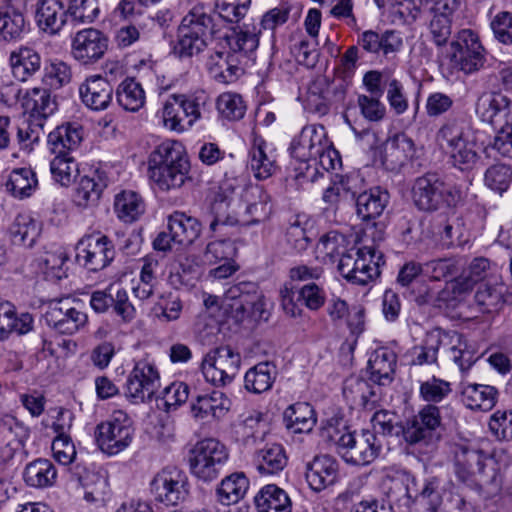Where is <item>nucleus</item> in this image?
<instances>
[{"label":"nucleus","mask_w":512,"mask_h":512,"mask_svg":"<svg viewBox=\"0 0 512 512\" xmlns=\"http://www.w3.org/2000/svg\"><path fill=\"white\" fill-rule=\"evenodd\" d=\"M210 230L223 233L226 226H252L266 222L272 214L270 195L261 186L248 187L241 199L221 198L212 204Z\"/></svg>","instance_id":"nucleus-1"},{"label":"nucleus","mask_w":512,"mask_h":512,"mask_svg":"<svg viewBox=\"0 0 512 512\" xmlns=\"http://www.w3.org/2000/svg\"><path fill=\"white\" fill-rule=\"evenodd\" d=\"M190 162L185 146L178 140H166L148 157L150 180L163 191L180 188L188 179Z\"/></svg>","instance_id":"nucleus-2"},{"label":"nucleus","mask_w":512,"mask_h":512,"mask_svg":"<svg viewBox=\"0 0 512 512\" xmlns=\"http://www.w3.org/2000/svg\"><path fill=\"white\" fill-rule=\"evenodd\" d=\"M291 152L301 162H312L315 169L319 166L328 172L341 165L339 153L322 125L305 126L298 138L292 142Z\"/></svg>","instance_id":"nucleus-3"},{"label":"nucleus","mask_w":512,"mask_h":512,"mask_svg":"<svg viewBox=\"0 0 512 512\" xmlns=\"http://www.w3.org/2000/svg\"><path fill=\"white\" fill-rule=\"evenodd\" d=\"M218 32L208 9L203 4H196L183 17L178 27L175 53L180 57L197 55Z\"/></svg>","instance_id":"nucleus-4"},{"label":"nucleus","mask_w":512,"mask_h":512,"mask_svg":"<svg viewBox=\"0 0 512 512\" xmlns=\"http://www.w3.org/2000/svg\"><path fill=\"white\" fill-rule=\"evenodd\" d=\"M324 435L337 446L342 459L352 465L364 466L372 463L382 447L380 440L370 430L357 433L346 427L339 429L330 425L324 429Z\"/></svg>","instance_id":"nucleus-5"},{"label":"nucleus","mask_w":512,"mask_h":512,"mask_svg":"<svg viewBox=\"0 0 512 512\" xmlns=\"http://www.w3.org/2000/svg\"><path fill=\"white\" fill-rule=\"evenodd\" d=\"M437 140L448 151L454 166L460 170L471 169L478 161L475 132L459 121L445 123L437 133Z\"/></svg>","instance_id":"nucleus-6"},{"label":"nucleus","mask_w":512,"mask_h":512,"mask_svg":"<svg viewBox=\"0 0 512 512\" xmlns=\"http://www.w3.org/2000/svg\"><path fill=\"white\" fill-rule=\"evenodd\" d=\"M228 458L225 445L214 438H206L196 442L189 450V471L199 481L211 482L218 478Z\"/></svg>","instance_id":"nucleus-7"},{"label":"nucleus","mask_w":512,"mask_h":512,"mask_svg":"<svg viewBox=\"0 0 512 512\" xmlns=\"http://www.w3.org/2000/svg\"><path fill=\"white\" fill-rule=\"evenodd\" d=\"M133 421L123 410H115L95 429L98 448L108 456H115L129 448L134 439Z\"/></svg>","instance_id":"nucleus-8"},{"label":"nucleus","mask_w":512,"mask_h":512,"mask_svg":"<svg viewBox=\"0 0 512 512\" xmlns=\"http://www.w3.org/2000/svg\"><path fill=\"white\" fill-rule=\"evenodd\" d=\"M383 256L374 246L351 249L339 259L338 271L347 281L368 285L380 275Z\"/></svg>","instance_id":"nucleus-9"},{"label":"nucleus","mask_w":512,"mask_h":512,"mask_svg":"<svg viewBox=\"0 0 512 512\" xmlns=\"http://www.w3.org/2000/svg\"><path fill=\"white\" fill-rule=\"evenodd\" d=\"M240 364V354L223 346L209 351L203 357L200 370L207 382L214 386H225L234 380Z\"/></svg>","instance_id":"nucleus-10"},{"label":"nucleus","mask_w":512,"mask_h":512,"mask_svg":"<svg viewBox=\"0 0 512 512\" xmlns=\"http://www.w3.org/2000/svg\"><path fill=\"white\" fill-rule=\"evenodd\" d=\"M483 56L484 48L478 34L470 29L459 31L449 51L453 66L465 73H471L482 66Z\"/></svg>","instance_id":"nucleus-11"},{"label":"nucleus","mask_w":512,"mask_h":512,"mask_svg":"<svg viewBox=\"0 0 512 512\" xmlns=\"http://www.w3.org/2000/svg\"><path fill=\"white\" fill-rule=\"evenodd\" d=\"M151 491L159 502L177 505L188 497V477L177 467H166L154 476Z\"/></svg>","instance_id":"nucleus-12"},{"label":"nucleus","mask_w":512,"mask_h":512,"mask_svg":"<svg viewBox=\"0 0 512 512\" xmlns=\"http://www.w3.org/2000/svg\"><path fill=\"white\" fill-rule=\"evenodd\" d=\"M160 387V376L155 365L141 359L135 362L126 382V394L135 403L150 400Z\"/></svg>","instance_id":"nucleus-13"},{"label":"nucleus","mask_w":512,"mask_h":512,"mask_svg":"<svg viewBox=\"0 0 512 512\" xmlns=\"http://www.w3.org/2000/svg\"><path fill=\"white\" fill-rule=\"evenodd\" d=\"M108 37L95 28H84L71 40V55L82 65H92L102 59L108 50Z\"/></svg>","instance_id":"nucleus-14"},{"label":"nucleus","mask_w":512,"mask_h":512,"mask_svg":"<svg viewBox=\"0 0 512 512\" xmlns=\"http://www.w3.org/2000/svg\"><path fill=\"white\" fill-rule=\"evenodd\" d=\"M113 258L111 242L99 233L84 236L76 246V260L91 271L105 268Z\"/></svg>","instance_id":"nucleus-15"},{"label":"nucleus","mask_w":512,"mask_h":512,"mask_svg":"<svg viewBox=\"0 0 512 512\" xmlns=\"http://www.w3.org/2000/svg\"><path fill=\"white\" fill-rule=\"evenodd\" d=\"M45 320L56 332L73 335L86 326L88 316L73 306L69 299H65L50 303Z\"/></svg>","instance_id":"nucleus-16"},{"label":"nucleus","mask_w":512,"mask_h":512,"mask_svg":"<svg viewBox=\"0 0 512 512\" xmlns=\"http://www.w3.org/2000/svg\"><path fill=\"white\" fill-rule=\"evenodd\" d=\"M231 405V400L223 392L214 390L191 399L190 415L198 423L211 424L224 418Z\"/></svg>","instance_id":"nucleus-17"},{"label":"nucleus","mask_w":512,"mask_h":512,"mask_svg":"<svg viewBox=\"0 0 512 512\" xmlns=\"http://www.w3.org/2000/svg\"><path fill=\"white\" fill-rule=\"evenodd\" d=\"M475 113L480 121L494 127L512 123V101L500 92L487 91L478 97Z\"/></svg>","instance_id":"nucleus-18"},{"label":"nucleus","mask_w":512,"mask_h":512,"mask_svg":"<svg viewBox=\"0 0 512 512\" xmlns=\"http://www.w3.org/2000/svg\"><path fill=\"white\" fill-rule=\"evenodd\" d=\"M416 155L414 141L405 133H395L384 143L380 159L384 168L391 172H399L410 163Z\"/></svg>","instance_id":"nucleus-19"},{"label":"nucleus","mask_w":512,"mask_h":512,"mask_svg":"<svg viewBox=\"0 0 512 512\" xmlns=\"http://www.w3.org/2000/svg\"><path fill=\"white\" fill-rule=\"evenodd\" d=\"M446 188L436 174H426L415 180L412 194L415 205L424 211H434L446 202Z\"/></svg>","instance_id":"nucleus-20"},{"label":"nucleus","mask_w":512,"mask_h":512,"mask_svg":"<svg viewBox=\"0 0 512 512\" xmlns=\"http://www.w3.org/2000/svg\"><path fill=\"white\" fill-rule=\"evenodd\" d=\"M30 436V430L14 416L0 418V462L10 461Z\"/></svg>","instance_id":"nucleus-21"},{"label":"nucleus","mask_w":512,"mask_h":512,"mask_svg":"<svg viewBox=\"0 0 512 512\" xmlns=\"http://www.w3.org/2000/svg\"><path fill=\"white\" fill-rule=\"evenodd\" d=\"M67 8L61 0H37L35 20L40 30L57 35L67 24Z\"/></svg>","instance_id":"nucleus-22"},{"label":"nucleus","mask_w":512,"mask_h":512,"mask_svg":"<svg viewBox=\"0 0 512 512\" xmlns=\"http://www.w3.org/2000/svg\"><path fill=\"white\" fill-rule=\"evenodd\" d=\"M108 183L109 178L104 168H97L82 176L75 189V204L81 208L95 206Z\"/></svg>","instance_id":"nucleus-23"},{"label":"nucleus","mask_w":512,"mask_h":512,"mask_svg":"<svg viewBox=\"0 0 512 512\" xmlns=\"http://www.w3.org/2000/svg\"><path fill=\"white\" fill-rule=\"evenodd\" d=\"M358 44L368 53L390 57L403 48V38L400 32L395 30H386L378 33L373 30L364 31Z\"/></svg>","instance_id":"nucleus-24"},{"label":"nucleus","mask_w":512,"mask_h":512,"mask_svg":"<svg viewBox=\"0 0 512 512\" xmlns=\"http://www.w3.org/2000/svg\"><path fill=\"white\" fill-rule=\"evenodd\" d=\"M338 470L335 458L328 455L316 456L307 465V483L312 490L322 491L336 482Z\"/></svg>","instance_id":"nucleus-25"},{"label":"nucleus","mask_w":512,"mask_h":512,"mask_svg":"<svg viewBox=\"0 0 512 512\" xmlns=\"http://www.w3.org/2000/svg\"><path fill=\"white\" fill-rule=\"evenodd\" d=\"M82 102L92 110H104L112 101L113 87L102 76L88 77L79 87Z\"/></svg>","instance_id":"nucleus-26"},{"label":"nucleus","mask_w":512,"mask_h":512,"mask_svg":"<svg viewBox=\"0 0 512 512\" xmlns=\"http://www.w3.org/2000/svg\"><path fill=\"white\" fill-rule=\"evenodd\" d=\"M442 336V347L447 348L450 359L461 371L469 370L478 359L475 346L457 332L442 330Z\"/></svg>","instance_id":"nucleus-27"},{"label":"nucleus","mask_w":512,"mask_h":512,"mask_svg":"<svg viewBox=\"0 0 512 512\" xmlns=\"http://www.w3.org/2000/svg\"><path fill=\"white\" fill-rule=\"evenodd\" d=\"M250 167L259 180L271 177L277 170V155L271 144L255 136L250 148Z\"/></svg>","instance_id":"nucleus-28"},{"label":"nucleus","mask_w":512,"mask_h":512,"mask_svg":"<svg viewBox=\"0 0 512 512\" xmlns=\"http://www.w3.org/2000/svg\"><path fill=\"white\" fill-rule=\"evenodd\" d=\"M83 498L87 503L102 505L107 500L110 488L105 471L94 466L85 467L79 476Z\"/></svg>","instance_id":"nucleus-29"},{"label":"nucleus","mask_w":512,"mask_h":512,"mask_svg":"<svg viewBox=\"0 0 512 512\" xmlns=\"http://www.w3.org/2000/svg\"><path fill=\"white\" fill-rule=\"evenodd\" d=\"M113 211L120 222L132 224L145 214L146 203L138 192L125 189L115 194Z\"/></svg>","instance_id":"nucleus-30"},{"label":"nucleus","mask_w":512,"mask_h":512,"mask_svg":"<svg viewBox=\"0 0 512 512\" xmlns=\"http://www.w3.org/2000/svg\"><path fill=\"white\" fill-rule=\"evenodd\" d=\"M492 462L478 450L460 447L455 454V473L460 481L466 482L477 475H484L485 467Z\"/></svg>","instance_id":"nucleus-31"},{"label":"nucleus","mask_w":512,"mask_h":512,"mask_svg":"<svg viewBox=\"0 0 512 512\" xmlns=\"http://www.w3.org/2000/svg\"><path fill=\"white\" fill-rule=\"evenodd\" d=\"M441 424L440 410L437 406L427 404L414 416L405 431V438L410 443H417L427 438Z\"/></svg>","instance_id":"nucleus-32"},{"label":"nucleus","mask_w":512,"mask_h":512,"mask_svg":"<svg viewBox=\"0 0 512 512\" xmlns=\"http://www.w3.org/2000/svg\"><path fill=\"white\" fill-rule=\"evenodd\" d=\"M9 65L14 78L26 82L40 70L41 56L34 48L22 45L10 52Z\"/></svg>","instance_id":"nucleus-33"},{"label":"nucleus","mask_w":512,"mask_h":512,"mask_svg":"<svg viewBox=\"0 0 512 512\" xmlns=\"http://www.w3.org/2000/svg\"><path fill=\"white\" fill-rule=\"evenodd\" d=\"M388 496L395 502L409 505L418 495L415 478L408 472L396 470L387 474L384 481Z\"/></svg>","instance_id":"nucleus-34"},{"label":"nucleus","mask_w":512,"mask_h":512,"mask_svg":"<svg viewBox=\"0 0 512 512\" xmlns=\"http://www.w3.org/2000/svg\"><path fill=\"white\" fill-rule=\"evenodd\" d=\"M495 387L485 384L462 383L461 401L470 410L489 411L497 402Z\"/></svg>","instance_id":"nucleus-35"},{"label":"nucleus","mask_w":512,"mask_h":512,"mask_svg":"<svg viewBox=\"0 0 512 512\" xmlns=\"http://www.w3.org/2000/svg\"><path fill=\"white\" fill-rule=\"evenodd\" d=\"M81 141L82 131L79 126L73 124L58 126L47 137L48 149L54 155L69 154Z\"/></svg>","instance_id":"nucleus-36"},{"label":"nucleus","mask_w":512,"mask_h":512,"mask_svg":"<svg viewBox=\"0 0 512 512\" xmlns=\"http://www.w3.org/2000/svg\"><path fill=\"white\" fill-rule=\"evenodd\" d=\"M258 512H291L292 502L288 493L275 484L263 486L254 498Z\"/></svg>","instance_id":"nucleus-37"},{"label":"nucleus","mask_w":512,"mask_h":512,"mask_svg":"<svg viewBox=\"0 0 512 512\" xmlns=\"http://www.w3.org/2000/svg\"><path fill=\"white\" fill-rule=\"evenodd\" d=\"M33 327V317L29 313L16 314L15 307L8 301H0V340L12 332L26 334Z\"/></svg>","instance_id":"nucleus-38"},{"label":"nucleus","mask_w":512,"mask_h":512,"mask_svg":"<svg viewBox=\"0 0 512 512\" xmlns=\"http://www.w3.org/2000/svg\"><path fill=\"white\" fill-rule=\"evenodd\" d=\"M22 106L36 121L35 125L43 128L44 120L55 110V103L46 89L33 88L26 92Z\"/></svg>","instance_id":"nucleus-39"},{"label":"nucleus","mask_w":512,"mask_h":512,"mask_svg":"<svg viewBox=\"0 0 512 512\" xmlns=\"http://www.w3.org/2000/svg\"><path fill=\"white\" fill-rule=\"evenodd\" d=\"M167 230L181 246L192 244L201 233L200 222L182 212H175L168 217Z\"/></svg>","instance_id":"nucleus-40"},{"label":"nucleus","mask_w":512,"mask_h":512,"mask_svg":"<svg viewBox=\"0 0 512 512\" xmlns=\"http://www.w3.org/2000/svg\"><path fill=\"white\" fill-rule=\"evenodd\" d=\"M396 366L395 353L380 347L373 351L368 360V370L372 381L384 385L391 381Z\"/></svg>","instance_id":"nucleus-41"},{"label":"nucleus","mask_w":512,"mask_h":512,"mask_svg":"<svg viewBox=\"0 0 512 512\" xmlns=\"http://www.w3.org/2000/svg\"><path fill=\"white\" fill-rule=\"evenodd\" d=\"M442 330L433 329L426 333L423 341L408 351L409 363L412 365H430L437 362L439 349L442 347Z\"/></svg>","instance_id":"nucleus-42"},{"label":"nucleus","mask_w":512,"mask_h":512,"mask_svg":"<svg viewBox=\"0 0 512 512\" xmlns=\"http://www.w3.org/2000/svg\"><path fill=\"white\" fill-rule=\"evenodd\" d=\"M241 59L231 52H216L211 56L210 71L222 83H232L243 73Z\"/></svg>","instance_id":"nucleus-43"},{"label":"nucleus","mask_w":512,"mask_h":512,"mask_svg":"<svg viewBox=\"0 0 512 512\" xmlns=\"http://www.w3.org/2000/svg\"><path fill=\"white\" fill-rule=\"evenodd\" d=\"M41 232V225L29 212L19 213L9 228V235L14 244L32 246Z\"/></svg>","instance_id":"nucleus-44"},{"label":"nucleus","mask_w":512,"mask_h":512,"mask_svg":"<svg viewBox=\"0 0 512 512\" xmlns=\"http://www.w3.org/2000/svg\"><path fill=\"white\" fill-rule=\"evenodd\" d=\"M388 201V193L380 188L364 191L356 199L357 214L363 220L375 219L383 213Z\"/></svg>","instance_id":"nucleus-45"},{"label":"nucleus","mask_w":512,"mask_h":512,"mask_svg":"<svg viewBox=\"0 0 512 512\" xmlns=\"http://www.w3.org/2000/svg\"><path fill=\"white\" fill-rule=\"evenodd\" d=\"M118 104L126 111L138 112L146 103V93L134 78H125L116 90Z\"/></svg>","instance_id":"nucleus-46"},{"label":"nucleus","mask_w":512,"mask_h":512,"mask_svg":"<svg viewBox=\"0 0 512 512\" xmlns=\"http://www.w3.org/2000/svg\"><path fill=\"white\" fill-rule=\"evenodd\" d=\"M347 250V240L342 234L331 231L322 236L316 245V258L323 263L333 264L345 255Z\"/></svg>","instance_id":"nucleus-47"},{"label":"nucleus","mask_w":512,"mask_h":512,"mask_svg":"<svg viewBox=\"0 0 512 512\" xmlns=\"http://www.w3.org/2000/svg\"><path fill=\"white\" fill-rule=\"evenodd\" d=\"M57 470L48 459H37L29 463L24 470V481L30 487L46 488L54 485Z\"/></svg>","instance_id":"nucleus-48"},{"label":"nucleus","mask_w":512,"mask_h":512,"mask_svg":"<svg viewBox=\"0 0 512 512\" xmlns=\"http://www.w3.org/2000/svg\"><path fill=\"white\" fill-rule=\"evenodd\" d=\"M249 481L243 473H233L220 482L216 489L217 500L223 505L239 502L246 494Z\"/></svg>","instance_id":"nucleus-49"},{"label":"nucleus","mask_w":512,"mask_h":512,"mask_svg":"<svg viewBox=\"0 0 512 512\" xmlns=\"http://www.w3.org/2000/svg\"><path fill=\"white\" fill-rule=\"evenodd\" d=\"M276 367L269 362L258 363L250 368L244 377L246 390L260 394L268 391L276 378Z\"/></svg>","instance_id":"nucleus-50"},{"label":"nucleus","mask_w":512,"mask_h":512,"mask_svg":"<svg viewBox=\"0 0 512 512\" xmlns=\"http://www.w3.org/2000/svg\"><path fill=\"white\" fill-rule=\"evenodd\" d=\"M6 187L15 198H28L38 188L36 173L31 168H16L11 171Z\"/></svg>","instance_id":"nucleus-51"},{"label":"nucleus","mask_w":512,"mask_h":512,"mask_svg":"<svg viewBox=\"0 0 512 512\" xmlns=\"http://www.w3.org/2000/svg\"><path fill=\"white\" fill-rule=\"evenodd\" d=\"M287 464V457L283 447L272 444L259 450L255 455V465L262 475H273L283 470Z\"/></svg>","instance_id":"nucleus-52"},{"label":"nucleus","mask_w":512,"mask_h":512,"mask_svg":"<svg viewBox=\"0 0 512 512\" xmlns=\"http://www.w3.org/2000/svg\"><path fill=\"white\" fill-rule=\"evenodd\" d=\"M284 419L294 433L309 432L316 423L312 406L305 402L290 405L284 412Z\"/></svg>","instance_id":"nucleus-53"},{"label":"nucleus","mask_w":512,"mask_h":512,"mask_svg":"<svg viewBox=\"0 0 512 512\" xmlns=\"http://www.w3.org/2000/svg\"><path fill=\"white\" fill-rule=\"evenodd\" d=\"M491 268L492 266L488 259L483 257L475 258L467 269L453 281V290L459 294L471 290L478 281L486 278Z\"/></svg>","instance_id":"nucleus-54"},{"label":"nucleus","mask_w":512,"mask_h":512,"mask_svg":"<svg viewBox=\"0 0 512 512\" xmlns=\"http://www.w3.org/2000/svg\"><path fill=\"white\" fill-rule=\"evenodd\" d=\"M251 303L249 291H243L240 287L230 288L221 301V308L228 317L240 323L248 318V305Z\"/></svg>","instance_id":"nucleus-55"},{"label":"nucleus","mask_w":512,"mask_h":512,"mask_svg":"<svg viewBox=\"0 0 512 512\" xmlns=\"http://www.w3.org/2000/svg\"><path fill=\"white\" fill-rule=\"evenodd\" d=\"M182 109L174 94L170 95L157 112L161 125L168 131L182 134L189 131V125L181 115Z\"/></svg>","instance_id":"nucleus-56"},{"label":"nucleus","mask_w":512,"mask_h":512,"mask_svg":"<svg viewBox=\"0 0 512 512\" xmlns=\"http://www.w3.org/2000/svg\"><path fill=\"white\" fill-rule=\"evenodd\" d=\"M28 31L24 14L14 8L0 12V37L4 40L20 39Z\"/></svg>","instance_id":"nucleus-57"},{"label":"nucleus","mask_w":512,"mask_h":512,"mask_svg":"<svg viewBox=\"0 0 512 512\" xmlns=\"http://www.w3.org/2000/svg\"><path fill=\"white\" fill-rule=\"evenodd\" d=\"M174 95L191 130L195 123L202 118V109L207 104L208 96L203 91Z\"/></svg>","instance_id":"nucleus-58"},{"label":"nucleus","mask_w":512,"mask_h":512,"mask_svg":"<svg viewBox=\"0 0 512 512\" xmlns=\"http://www.w3.org/2000/svg\"><path fill=\"white\" fill-rule=\"evenodd\" d=\"M67 16L76 24H91L100 14L97 0H68Z\"/></svg>","instance_id":"nucleus-59"},{"label":"nucleus","mask_w":512,"mask_h":512,"mask_svg":"<svg viewBox=\"0 0 512 512\" xmlns=\"http://www.w3.org/2000/svg\"><path fill=\"white\" fill-rule=\"evenodd\" d=\"M50 171L53 179L62 186H69L79 174L78 163L66 155H55L50 162Z\"/></svg>","instance_id":"nucleus-60"},{"label":"nucleus","mask_w":512,"mask_h":512,"mask_svg":"<svg viewBox=\"0 0 512 512\" xmlns=\"http://www.w3.org/2000/svg\"><path fill=\"white\" fill-rule=\"evenodd\" d=\"M452 392L451 383L435 376L420 382L419 396L428 403H439Z\"/></svg>","instance_id":"nucleus-61"},{"label":"nucleus","mask_w":512,"mask_h":512,"mask_svg":"<svg viewBox=\"0 0 512 512\" xmlns=\"http://www.w3.org/2000/svg\"><path fill=\"white\" fill-rule=\"evenodd\" d=\"M71 80V69L63 61L51 60L43 70V83L51 89H59Z\"/></svg>","instance_id":"nucleus-62"},{"label":"nucleus","mask_w":512,"mask_h":512,"mask_svg":"<svg viewBox=\"0 0 512 512\" xmlns=\"http://www.w3.org/2000/svg\"><path fill=\"white\" fill-rule=\"evenodd\" d=\"M219 114L228 120L241 119L246 112V105L242 97L233 92H224L216 100Z\"/></svg>","instance_id":"nucleus-63"},{"label":"nucleus","mask_w":512,"mask_h":512,"mask_svg":"<svg viewBox=\"0 0 512 512\" xmlns=\"http://www.w3.org/2000/svg\"><path fill=\"white\" fill-rule=\"evenodd\" d=\"M484 182L489 189L502 194L512 182V168L506 164H494L486 170Z\"/></svg>","instance_id":"nucleus-64"}]
</instances>
